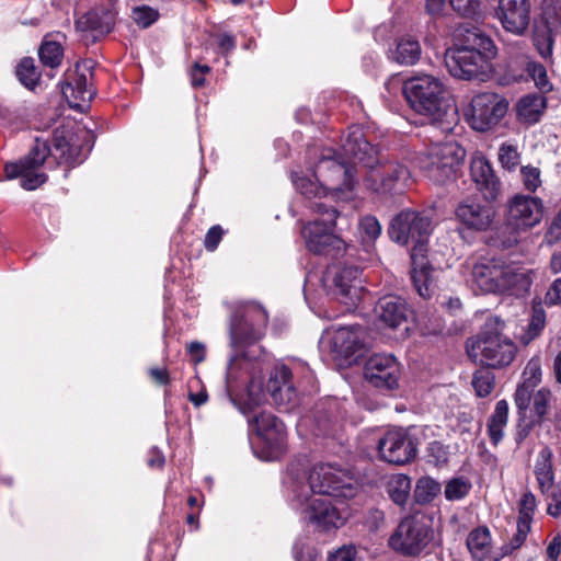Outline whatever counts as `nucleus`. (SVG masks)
Instances as JSON below:
<instances>
[{
	"instance_id": "f257e3e1",
	"label": "nucleus",
	"mask_w": 561,
	"mask_h": 561,
	"mask_svg": "<svg viewBox=\"0 0 561 561\" xmlns=\"http://www.w3.org/2000/svg\"><path fill=\"white\" fill-rule=\"evenodd\" d=\"M431 232L430 218L410 210L402 211L393 218L389 231L391 239L396 242L412 245L411 278L417 294L424 298L431 295L433 270L425 256Z\"/></svg>"
},
{
	"instance_id": "f03ea898",
	"label": "nucleus",
	"mask_w": 561,
	"mask_h": 561,
	"mask_svg": "<svg viewBox=\"0 0 561 561\" xmlns=\"http://www.w3.org/2000/svg\"><path fill=\"white\" fill-rule=\"evenodd\" d=\"M268 323L266 310L257 304L249 302L239 306L229 321L230 346L234 351L227 370V387L232 390L234 370L240 358L252 360L256 358L253 352L248 351L265 334Z\"/></svg>"
},
{
	"instance_id": "7ed1b4c3",
	"label": "nucleus",
	"mask_w": 561,
	"mask_h": 561,
	"mask_svg": "<svg viewBox=\"0 0 561 561\" xmlns=\"http://www.w3.org/2000/svg\"><path fill=\"white\" fill-rule=\"evenodd\" d=\"M493 41L477 28L466 30L458 47L448 49L446 66L459 79L483 78L491 71L490 59L495 56Z\"/></svg>"
},
{
	"instance_id": "20e7f679",
	"label": "nucleus",
	"mask_w": 561,
	"mask_h": 561,
	"mask_svg": "<svg viewBox=\"0 0 561 561\" xmlns=\"http://www.w3.org/2000/svg\"><path fill=\"white\" fill-rule=\"evenodd\" d=\"M403 93L411 107L432 123L443 124L444 118L456 114L444 82L433 75L422 73L408 79L403 84Z\"/></svg>"
},
{
	"instance_id": "39448f33",
	"label": "nucleus",
	"mask_w": 561,
	"mask_h": 561,
	"mask_svg": "<svg viewBox=\"0 0 561 561\" xmlns=\"http://www.w3.org/2000/svg\"><path fill=\"white\" fill-rule=\"evenodd\" d=\"M342 494H308L306 488L297 491L294 499L304 520L320 533H332L343 527L352 515Z\"/></svg>"
},
{
	"instance_id": "423d86ee",
	"label": "nucleus",
	"mask_w": 561,
	"mask_h": 561,
	"mask_svg": "<svg viewBox=\"0 0 561 561\" xmlns=\"http://www.w3.org/2000/svg\"><path fill=\"white\" fill-rule=\"evenodd\" d=\"M502 329L503 324L499 319H488L481 332L468 343V355L492 368L510 365L515 358L516 346L502 334Z\"/></svg>"
},
{
	"instance_id": "0eeeda50",
	"label": "nucleus",
	"mask_w": 561,
	"mask_h": 561,
	"mask_svg": "<svg viewBox=\"0 0 561 561\" xmlns=\"http://www.w3.org/2000/svg\"><path fill=\"white\" fill-rule=\"evenodd\" d=\"M320 346L336 366L348 367L366 352L367 335L360 325L332 327L323 332Z\"/></svg>"
},
{
	"instance_id": "6e6552de",
	"label": "nucleus",
	"mask_w": 561,
	"mask_h": 561,
	"mask_svg": "<svg viewBox=\"0 0 561 561\" xmlns=\"http://www.w3.org/2000/svg\"><path fill=\"white\" fill-rule=\"evenodd\" d=\"M311 207L318 218L302 228L307 249L316 254L341 252L344 249V241L333 232L337 211L322 202L313 203Z\"/></svg>"
},
{
	"instance_id": "1a4fd4ad",
	"label": "nucleus",
	"mask_w": 561,
	"mask_h": 561,
	"mask_svg": "<svg viewBox=\"0 0 561 561\" xmlns=\"http://www.w3.org/2000/svg\"><path fill=\"white\" fill-rule=\"evenodd\" d=\"M465 157V149L455 140L433 142L420 157V167L430 181L444 185L455 179Z\"/></svg>"
},
{
	"instance_id": "9d476101",
	"label": "nucleus",
	"mask_w": 561,
	"mask_h": 561,
	"mask_svg": "<svg viewBox=\"0 0 561 561\" xmlns=\"http://www.w3.org/2000/svg\"><path fill=\"white\" fill-rule=\"evenodd\" d=\"M466 268L469 272L467 283L473 290L484 294L513 290L524 279L513 266L496 260H484L466 265Z\"/></svg>"
},
{
	"instance_id": "9b49d317",
	"label": "nucleus",
	"mask_w": 561,
	"mask_h": 561,
	"mask_svg": "<svg viewBox=\"0 0 561 561\" xmlns=\"http://www.w3.org/2000/svg\"><path fill=\"white\" fill-rule=\"evenodd\" d=\"M508 106L510 103L503 95L495 92H481L472 96L465 110V117L472 129L488 131L505 117Z\"/></svg>"
},
{
	"instance_id": "f8f14e48",
	"label": "nucleus",
	"mask_w": 561,
	"mask_h": 561,
	"mask_svg": "<svg viewBox=\"0 0 561 561\" xmlns=\"http://www.w3.org/2000/svg\"><path fill=\"white\" fill-rule=\"evenodd\" d=\"M50 149L46 140L36 139L28 156L19 162L7 163L4 171L9 179L21 178L25 190H35L46 182L47 176L41 167L49 156Z\"/></svg>"
},
{
	"instance_id": "ddd939ff",
	"label": "nucleus",
	"mask_w": 561,
	"mask_h": 561,
	"mask_svg": "<svg viewBox=\"0 0 561 561\" xmlns=\"http://www.w3.org/2000/svg\"><path fill=\"white\" fill-rule=\"evenodd\" d=\"M249 424L260 439L262 448L260 457L267 461L279 458L285 450L284 424L267 412H261L249 419Z\"/></svg>"
},
{
	"instance_id": "4468645a",
	"label": "nucleus",
	"mask_w": 561,
	"mask_h": 561,
	"mask_svg": "<svg viewBox=\"0 0 561 561\" xmlns=\"http://www.w3.org/2000/svg\"><path fill=\"white\" fill-rule=\"evenodd\" d=\"M307 489L308 494H342V496H353L354 489L346 482V474L339 468L328 463L316 465L308 477L307 483L297 484L293 492Z\"/></svg>"
},
{
	"instance_id": "2eb2a0df",
	"label": "nucleus",
	"mask_w": 561,
	"mask_h": 561,
	"mask_svg": "<svg viewBox=\"0 0 561 561\" xmlns=\"http://www.w3.org/2000/svg\"><path fill=\"white\" fill-rule=\"evenodd\" d=\"M432 531L428 519L421 515L403 519L397 531L390 537V546L405 554L420 553L430 542Z\"/></svg>"
},
{
	"instance_id": "dca6fc26",
	"label": "nucleus",
	"mask_w": 561,
	"mask_h": 561,
	"mask_svg": "<svg viewBox=\"0 0 561 561\" xmlns=\"http://www.w3.org/2000/svg\"><path fill=\"white\" fill-rule=\"evenodd\" d=\"M545 206L539 197L516 194L506 204V222L514 231H528L539 225Z\"/></svg>"
},
{
	"instance_id": "f3484780",
	"label": "nucleus",
	"mask_w": 561,
	"mask_h": 561,
	"mask_svg": "<svg viewBox=\"0 0 561 561\" xmlns=\"http://www.w3.org/2000/svg\"><path fill=\"white\" fill-rule=\"evenodd\" d=\"M359 271L354 266L333 265L325 270L322 284L328 294L343 304H354L359 298Z\"/></svg>"
},
{
	"instance_id": "a211bd4d",
	"label": "nucleus",
	"mask_w": 561,
	"mask_h": 561,
	"mask_svg": "<svg viewBox=\"0 0 561 561\" xmlns=\"http://www.w3.org/2000/svg\"><path fill=\"white\" fill-rule=\"evenodd\" d=\"M313 178L322 183L327 195L332 196L351 191L354 185L353 168L330 156H323L318 161Z\"/></svg>"
},
{
	"instance_id": "6ab92c4d",
	"label": "nucleus",
	"mask_w": 561,
	"mask_h": 561,
	"mask_svg": "<svg viewBox=\"0 0 561 561\" xmlns=\"http://www.w3.org/2000/svg\"><path fill=\"white\" fill-rule=\"evenodd\" d=\"M401 365L391 354H374L364 366V379L373 387L394 390L399 387Z\"/></svg>"
},
{
	"instance_id": "aec40b11",
	"label": "nucleus",
	"mask_w": 561,
	"mask_h": 561,
	"mask_svg": "<svg viewBox=\"0 0 561 561\" xmlns=\"http://www.w3.org/2000/svg\"><path fill=\"white\" fill-rule=\"evenodd\" d=\"M378 450L385 461L393 465H404L416 455L413 439L401 430L388 431L379 440Z\"/></svg>"
},
{
	"instance_id": "412c9836",
	"label": "nucleus",
	"mask_w": 561,
	"mask_h": 561,
	"mask_svg": "<svg viewBox=\"0 0 561 561\" xmlns=\"http://www.w3.org/2000/svg\"><path fill=\"white\" fill-rule=\"evenodd\" d=\"M368 181L376 192L400 193L410 184L411 172L401 163H390L382 169L371 170Z\"/></svg>"
},
{
	"instance_id": "4be33fe9",
	"label": "nucleus",
	"mask_w": 561,
	"mask_h": 561,
	"mask_svg": "<svg viewBox=\"0 0 561 561\" xmlns=\"http://www.w3.org/2000/svg\"><path fill=\"white\" fill-rule=\"evenodd\" d=\"M530 5L528 0H500L496 18L505 31L523 35L529 25Z\"/></svg>"
},
{
	"instance_id": "5701e85b",
	"label": "nucleus",
	"mask_w": 561,
	"mask_h": 561,
	"mask_svg": "<svg viewBox=\"0 0 561 561\" xmlns=\"http://www.w3.org/2000/svg\"><path fill=\"white\" fill-rule=\"evenodd\" d=\"M551 398V392L545 388L531 393L527 387H517L515 392L516 407L520 412L526 411L528 408H530V413L533 417L531 423L527 425V428L524 430V433L519 434L522 438L526 437L531 426L535 423H539L542 420V417L548 413L550 409Z\"/></svg>"
},
{
	"instance_id": "b1692460",
	"label": "nucleus",
	"mask_w": 561,
	"mask_h": 561,
	"mask_svg": "<svg viewBox=\"0 0 561 561\" xmlns=\"http://www.w3.org/2000/svg\"><path fill=\"white\" fill-rule=\"evenodd\" d=\"M455 215L467 228L485 231L492 226L496 211L490 205L467 199L457 206Z\"/></svg>"
},
{
	"instance_id": "393cba45",
	"label": "nucleus",
	"mask_w": 561,
	"mask_h": 561,
	"mask_svg": "<svg viewBox=\"0 0 561 561\" xmlns=\"http://www.w3.org/2000/svg\"><path fill=\"white\" fill-rule=\"evenodd\" d=\"M114 19V13L110 8L98 7L79 16L76 26L79 32L95 41L111 32Z\"/></svg>"
},
{
	"instance_id": "a878e982",
	"label": "nucleus",
	"mask_w": 561,
	"mask_h": 561,
	"mask_svg": "<svg viewBox=\"0 0 561 561\" xmlns=\"http://www.w3.org/2000/svg\"><path fill=\"white\" fill-rule=\"evenodd\" d=\"M470 174L478 188L488 198H495L497 196L500 182L496 180L489 161L480 152H476L471 158Z\"/></svg>"
},
{
	"instance_id": "bb28decb",
	"label": "nucleus",
	"mask_w": 561,
	"mask_h": 561,
	"mask_svg": "<svg viewBox=\"0 0 561 561\" xmlns=\"http://www.w3.org/2000/svg\"><path fill=\"white\" fill-rule=\"evenodd\" d=\"M343 151L347 158H353L367 167L373 165L377 156V149L365 139L364 133L359 126L350 128L343 144Z\"/></svg>"
},
{
	"instance_id": "cd10ccee",
	"label": "nucleus",
	"mask_w": 561,
	"mask_h": 561,
	"mask_svg": "<svg viewBox=\"0 0 561 561\" xmlns=\"http://www.w3.org/2000/svg\"><path fill=\"white\" fill-rule=\"evenodd\" d=\"M291 373L285 365H276L270 373L265 393L268 392L276 404H285L293 401L295 390L291 385Z\"/></svg>"
},
{
	"instance_id": "c85d7f7f",
	"label": "nucleus",
	"mask_w": 561,
	"mask_h": 561,
	"mask_svg": "<svg viewBox=\"0 0 561 561\" xmlns=\"http://www.w3.org/2000/svg\"><path fill=\"white\" fill-rule=\"evenodd\" d=\"M376 313L385 325L398 329L407 322L408 308L402 298L389 295L379 299Z\"/></svg>"
},
{
	"instance_id": "c756f323",
	"label": "nucleus",
	"mask_w": 561,
	"mask_h": 561,
	"mask_svg": "<svg viewBox=\"0 0 561 561\" xmlns=\"http://www.w3.org/2000/svg\"><path fill=\"white\" fill-rule=\"evenodd\" d=\"M230 399H232V402L241 411V413L247 414L253 411L255 408L260 407L266 401L263 378L256 374H253L245 391L236 398L230 396Z\"/></svg>"
},
{
	"instance_id": "7c9ffc66",
	"label": "nucleus",
	"mask_w": 561,
	"mask_h": 561,
	"mask_svg": "<svg viewBox=\"0 0 561 561\" xmlns=\"http://www.w3.org/2000/svg\"><path fill=\"white\" fill-rule=\"evenodd\" d=\"M547 107V99L541 94H528L519 99L516 113L519 121L526 124L539 122Z\"/></svg>"
},
{
	"instance_id": "2f4dec72",
	"label": "nucleus",
	"mask_w": 561,
	"mask_h": 561,
	"mask_svg": "<svg viewBox=\"0 0 561 561\" xmlns=\"http://www.w3.org/2000/svg\"><path fill=\"white\" fill-rule=\"evenodd\" d=\"M536 497L531 493H525L519 503V516L517 522V534L513 539V548L516 549L525 541L529 530L533 514L536 510Z\"/></svg>"
},
{
	"instance_id": "473e14b6",
	"label": "nucleus",
	"mask_w": 561,
	"mask_h": 561,
	"mask_svg": "<svg viewBox=\"0 0 561 561\" xmlns=\"http://www.w3.org/2000/svg\"><path fill=\"white\" fill-rule=\"evenodd\" d=\"M534 472L542 492L549 491L554 481L552 467V450L545 446L538 454Z\"/></svg>"
},
{
	"instance_id": "72a5a7b5",
	"label": "nucleus",
	"mask_w": 561,
	"mask_h": 561,
	"mask_svg": "<svg viewBox=\"0 0 561 561\" xmlns=\"http://www.w3.org/2000/svg\"><path fill=\"white\" fill-rule=\"evenodd\" d=\"M507 420L508 403L506 400H500L488 420V434L492 444L497 445L502 440Z\"/></svg>"
},
{
	"instance_id": "f704fd0d",
	"label": "nucleus",
	"mask_w": 561,
	"mask_h": 561,
	"mask_svg": "<svg viewBox=\"0 0 561 561\" xmlns=\"http://www.w3.org/2000/svg\"><path fill=\"white\" fill-rule=\"evenodd\" d=\"M467 547L474 559L486 560L492 549L489 529L480 527L472 530L467 538Z\"/></svg>"
},
{
	"instance_id": "c9c22d12",
	"label": "nucleus",
	"mask_w": 561,
	"mask_h": 561,
	"mask_svg": "<svg viewBox=\"0 0 561 561\" xmlns=\"http://www.w3.org/2000/svg\"><path fill=\"white\" fill-rule=\"evenodd\" d=\"M421 56V46L411 36H403L399 39L392 57L399 64L413 65Z\"/></svg>"
},
{
	"instance_id": "e433bc0d",
	"label": "nucleus",
	"mask_w": 561,
	"mask_h": 561,
	"mask_svg": "<svg viewBox=\"0 0 561 561\" xmlns=\"http://www.w3.org/2000/svg\"><path fill=\"white\" fill-rule=\"evenodd\" d=\"M76 90H80V101L90 102L94 96V90L85 73L76 72L62 87L65 98H73Z\"/></svg>"
},
{
	"instance_id": "4c0bfd02",
	"label": "nucleus",
	"mask_w": 561,
	"mask_h": 561,
	"mask_svg": "<svg viewBox=\"0 0 561 561\" xmlns=\"http://www.w3.org/2000/svg\"><path fill=\"white\" fill-rule=\"evenodd\" d=\"M390 499L398 505H404L411 492V479L402 473L393 474L387 482Z\"/></svg>"
},
{
	"instance_id": "58836bf2",
	"label": "nucleus",
	"mask_w": 561,
	"mask_h": 561,
	"mask_svg": "<svg viewBox=\"0 0 561 561\" xmlns=\"http://www.w3.org/2000/svg\"><path fill=\"white\" fill-rule=\"evenodd\" d=\"M39 58L45 66L58 67L62 60L64 50L57 41L46 37L39 48Z\"/></svg>"
},
{
	"instance_id": "ea45409f",
	"label": "nucleus",
	"mask_w": 561,
	"mask_h": 561,
	"mask_svg": "<svg viewBox=\"0 0 561 561\" xmlns=\"http://www.w3.org/2000/svg\"><path fill=\"white\" fill-rule=\"evenodd\" d=\"M439 493L440 484L430 477L419 479L414 489L415 501L421 504L432 502Z\"/></svg>"
},
{
	"instance_id": "a19ab883",
	"label": "nucleus",
	"mask_w": 561,
	"mask_h": 561,
	"mask_svg": "<svg viewBox=\"0 0 561 561\" xmlns=\"http://www.w3.org/2000/svg\"><path fill=\"white\" fill-rule=\"evenodd\" d=\"M381 233L379 221L373 216L364 217L358 224V237L364 245L370 247Z\"/></svg>"
},
{
	"instance_id": "79ce46f5",
	"label": "nucleus",
	"mask_w": 561,
	"mask_h": 561,
	"mask_svg": "<svg viewBox=\"0 0 561 561\" xmlns=\"http://www.w3.org/2000/svg\"><path fill=\"white\" fill-rule=\"evenodd\" d=\"M16 76L27 89H34L41 77L32 58H24L20 61L16 67Z\"/></svg>"
},
{
	"instance_id": "37998d69",
	"label": "nucleus",
	"mask_w": 561,
	"mask_h": 561,
	"mask_svg": "<svg viewBox=\"0 0 561 561\" xmlns=\"http://www.w3.org/2000/svg\"><path fill=\"white\" fill-rule=\"evenodd\" d=\"M471 383L478 397H488L495 387L494 374L488 369H479L474 373Z\"/></svg>"
},
{
	"instance_id": "c03bdc74",
	"label": "nucleus",
	"mask_w": 561,
	"mask_h": 561,
	"mask_svg": "<svg viewBox=\"0 0 561 561\" xmlns=\"http://www.w3.org/2000/svg\"><path fill=\"white\" fill-rule=\"evenodd\" d=\"M296 190L307 197H322L327 196V193L322 186V183L317 178L311 179L307 175L297 176L293 180Z\"/></svg>"
},
{
	"instance_id": "a18cd8bd",
	"label": "nucleus",
	"mask_w": 561,
	"mask_h": 561,
	"mask_svg": "<svg viewBox=\"0 0 561 561\" xmlns=\"http://www.w3.org/2000/svg\"><path fill=\"white\" fill-rule=\"evenodd\" d=\"M542 376L540 356L530 358L523 371V383L518 387H527L528 390L540 383Z\"/></svg>"
},
{
	"instance_id": "49530a36",
	"label": "nucleus",
	"mask_w": 561,
	"mask_h": 561,
	"mask_svg": "<svg viewBox=\"0 0 561 561\" xmlns=\"http://www.w3.org/2000/svg\"><path fill=\"white\" fill-rule=\"evenodd\" d=\"M471 486L466 478H453L446 483L444 493L448 501H459L470 492Z\"/></svg>"
},
{
	"instance_id": "de8ad7c7",
	"label": "nucleus",
	"mask_w": 561,
	"mask_h": 561,
	"mask_svg": "<svg viewBox=\"0 0 561 561\" xmlns=\"http://www.w3.org/2000/svg\"><path fill=\"white\" fill-rule=\"evenodd\" d=\"M158 10L149 5H138L131 11L133 21L142 28L149 27L158 20Z\"/></svg>"
},
{
	"instance_id": "09e8293b",
	"label": "nucleus",
	"mask_w": 561,
	"mask_h": 561,
	"mask_svg": "<svg viewBox=\"0 0 561 561\" xmlns=\"http://www.w3.org/2000/svg\"><path fill=\"white\" fill-rule=\"evenodd\" d=\"M527 71L539 90L542 92H549L552 90V84L548 79L547 70L542 65L537 62H529L527 65Z\"/></svg>"
},
{
	"instance_id": "8fccbe9b",
	"label": "nucleus",
	"mask_w": 561,
	"mask_h": 561,
	"mask_svg": "<svg viewBox=\"0 0 561 561\" xmlns=\"http://www.w3.org/2000/svg\"><path fill=\"white\" fill-rule=\"evenodd\" d=\"M297 561H322L321 552L305 539L297 540L295 546Z\"/></svg>"
},
{
	"instance_id": "3c124183",
	"label": "nucleus",
	"mask_w": 561,
	"mask_h": 561,
	"mask_svg": "<svg viewBox=\"0 0 561 561\" xmlns=\"http://www.w3.org/2000/svg\"><path fill=\"white\" fill-rule=\"evenodd\" d=\"M546 324V313L540 306L534 307L531 321L528 325L527 337L523 339L524 343H529L533 339L537 337L543 330Z\"/></svg>"
},
{
	"instance_id": "603ef678",
	"label": "nucleus",
	"mask_w": 561,
	"mask_h": 561,
	"mask_svg": "<svg viewBox=\"0 0 561 561\" xmlns=\"http://www.w3.org/2000/svg\"><path fill=\"white\" fill-rule=\"evenodd\" d=\"M499 160L503 168L512 171L519 163L517 147L512 144H503L499 150Z\"/></svg>"
},
{
	"instance_id": "864d4df0",
	"label": "nucleus",
	"mask_w": 561,
	"mask_h": 561,
	"mask_svg": "<svg viewBox=\"0 0 561 561\" xmlns=\"http://www.w3.org/2000/svg\"><path fill=\"white\" fill-rule=\"evenodd\" d=\"M522 182L529 192H535L541 185L540 170L535 167L525 165L520 169Z\"/></svg>"
},
{
	"instance_id": "5fc2aeb1",
	"label": "nucleus",
	"mask_w": 561,
	"mask_h": 561,
	"mask_svg": "<svg viewBox=\"0 0 561 561\" xmlns=\"http://www.w3.org/2000/svg\"><path fill=\"white\" fill-rule=\"evenodd\" d=\"M547 307L561 306V277L556 278L547 288L543 297Z\"/></svg>"
},
{
	"instance_id": "6e6d98bb",
	"label": "nucleus",
	"mask_w": 561,
	"mask_h": 561,
	"mask_svg": "<svg viewBox=\"0 0 561 561\" xmlns=\"http://www.w3.org/2000/svg\"><path fill=\"white\" fill-rule=\"evenodd\" d=\"M455 11L465 16H472L479 12V0H450Z\"/></svg>"
},
{
	"instance_id": "4d7b16f0",
	"label": "nucleus",
	"mask_w": 561,
	"mask_h": 561,
	"mask_svg": "<svg viewBox=\"0 0 561 561\" xmlns=\"http://www.w3.org/2000/svg\"><path fill=\"white\" fill-rule=\"evenodd\" d=\"M22 123L18 111H10L0 104V127L15 128Z\"/></svg>"
},
{
	"instance_id": "13d9d810",
	"label": "nucleus",
	"mask_w": 561,
	"mask_h": 561,
	"mask_svg": "<svg viewBox=\"0 0 561 561\" xmlns=\"http://www.w3.org/2000/svg\"><path fill=\"white\" fill-rule=\"evenodd\" d=\"M356 556V549L353 545H344L328 556L327 561H353Z\"/></svg>"
},
{
	"instance_id": "bf43d9fd",
	"label": "nucleus",
	"mask_w": 561,
	"mask_h": 561,
	"mask_svg": "<svg viewBox=\"0 0 561 561\" xmlns=\"http://www.w3.org/2000/svg\"><path fill=\"white\" fill-rule=\"evenodd\" d=\"M552 38L550 34H538L535 37V45L540 56L545 59H549L552 56Z\"/></svg>"
},
{
	"instance_id": "052dcab7",
	"label": "nucleus",
	"mask_w": 561,
	"mask_h": 561,
	"mask_svg": "<svg viewBox=\"0 0 561 561\" xmlns=\"http://www.w3.org/2000/svg\"><path fill=\"white\" fill-rule=\"evenodd\" d=\"M545 14L551 24L561 22V0H546Z\"/></svg>"
},
{
	"instance_id": "680f3d73",
	"label": "nucleus",
	"mask_w": 561,
	"mask_h": 561,
	"mask_svg": "<svg viewBox=\"0 0 561 561\" xmlns=\"http://www.w3.org/2000/svg\"><path fill=\"white\" fill-rule=\"evenodd\" d=\"M427 449L430 457L436 465H444L448 461V451L439 442H432Z\"/></svg>"
},
{
	"instance_id": "e2e57ef3",
	"label": "nucleus",
	"mask_w": 561,
	"mask_h": 561,
	"mask_svg": "<svg viewBox=\"0 0 561 561\" xmlns=\"http://www.w3.org/2000/svg\"><path fill=\"white\" fill-rule=\"evenodd\" d=\"M222 234H224V231L221 229V227L219 226H214L211 227L206 237H205V247L207 250L209 251H214L217 245L219 244L221 238H222Z\"/></svg>"
},
{
	"instance_id": "0e129e2a",
	"label": "nucleus",
	"mask_w": 561,
	"mask_h": 561,
	"mask_svg": "<svg viewBox=\"0 0 561 561\" xmlns=\"http://www.w3.org/2000/svg\"><path fill=\"white\" fill-rule=\"evenodd\" d=\"M547 561H558L561 553V536L557 535L552 538L547 547Z\"/></svg>"
},
{
	"instance_id": "69168bd1",
	"label": "nucleus",
	"mask_w": 561,
	"mask_h": 561,
	"mask_svg": "<svg viewBox=\"0 0 561 561\" xmlns=\"http://www.w3.org/2000/svg\"><path fill=\"white\" fill-rule=\"evenodd\" d=\"M187 353L195 364L202 363L205 358V346L199 342H192L187 345Z\"/></svg>"
},
{
	"instance_id": "338daca9",
	"label": "nucleus",
	"mask_w": 561,
	"mask_h": 561,
	"mask_svg": "<svg viewBox=\"0 0 561 561\" xmlns=\"http://www.w3.org/2000/svg\"><path fill=\"white\" fill-rule=\"evenodd\" d=\"M55 148L57 150L61 151V157L65 158V160L68 161L73 158L72 146L64 137L62 138H60L59 136L56 137Z\"/></svg>"
},
{
	"instance_id": "774afa93",
	"label": "nucleus",
	"mask_w": 561,
	"mask_h": 561,
	"mask_svg": "<svg viewBox=\"0 0 561 561\" xmlns=\"http://www.w3.org/2000/svg\"><path fill=\"white\" fill-rule=\"evenodd\" d=\"M209 68L207 66L201 67L199 65H195V68L192 72V84L194 87H201L204 83V72H207Z\"/></svg>"
}]
</instances>
